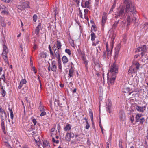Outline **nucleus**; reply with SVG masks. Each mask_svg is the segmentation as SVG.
<instances>
[{
    "label": "nucleus",
    "mask_w": 148,
    "mask_h": 148,
    "mask_svg": "<svg viewBox=\"0 0 148 148\" xmlns=\"http://www.w3.org/2000/svg\"><path fill=\"white\" fill-rule=\"evenodd\" d=\"M124 3L126 4V8L125 10V13L124 12V9L122 8L118 12L116 13L115 17L116 18H120V19H124L126 16H127V25L132 22L135 23L136 19L134 17V14L136 12L135 7L134 5L130 2H128V0H124Z\"/></svg>",
    "instance_id": "nucleus-1"
},
{
    "label": "nucleus",
    "mask_w": 148,
    "mask_h": 148,
    "mask_svg": "<svg viewBox=\"0 0 148 148\" xmlns=\"http://www.w3.org/2000/svg\"><path fill=\"white\" fill-rule=\"evenodd\" d=\"M118 72V66L115 62L111 65L108 73V83L113 84L115 80L117 74Z\"/></svg>",
    "instance_id": "nucleus-2"
},
{
    "label": "nucleus",
    "mask_w": 148,
    "mask_h": 148,
    "mask_svg": "<svg viewBox=\"0 0 148 148\" xmlns=\"http://www.w3.org/2000/svg\"><path fill=\"white\" fill-rule=\"evenodd\" d=\"M140 51H142V52L141 53V54L142 57L146 55V54H145L146 51V45H144L141 47H138L136 50V51L138 52Z\"/></svg>",
    "instance_id": "nucleus-3"
},
{
    "label": "nucleus",
    "mask_w": 148,
    "mask_h": 148,
    "mask_svg": "<svg viewBox=\"0 0 148 148\" xmlns=\"http://www.w3.org/2000/svg\"><path fill=\"white\" fill-rule=\"evenodd\" d=\"M137 71L135 68L133 66H130L128 70V73L130 75H131L132 77L133 75L136 74Z\"/></svg>",
    "instance_id": "nucleus-4"
},
{
    "label": "nucleus",
    "mask_w": 148,
    "mask_h": 148,
    "mask_svg": "<svg viewBox=\"0 0 148 148\" xmlns=\"http://www.w3.org/2000/svg\"><path fill=\"white\" fill-rule=\"evenodd\" d=\"M121 47V44H119L117 45L115 48V55L114 57V58L115 59H117L118 57Z\"/></svg>",
    "instance_id": "nucleus-5"
},
{
    "label": "nucleus",
    "mask_w": 148,
    "mask_h": 148,
    "mask_svg": "<svg viewBox=\"0 0 148 148\" xmlns=\"http://www.w3.org/2000/svg\"><path fill=\"white\" fill-rule=\"evenodd\" d=\"M0 117L1 119H6L7 118L6 113L2 108L0 107Z\"/></svg>",
    "instance_id": "nucleus-6"
},
{
    "label": "nucleus",
    "mask_w": 148,
    "mask_h": 148,
    "mask_svg": "<svg viewBox=\"0 0 148 148\" xmlns=\"http://www.w3.org/2000/svg\"><path fill=\"white\" fill-rule=\"evenodd\" d=\"M29 6L27 2L22 3L21 5H18V9L21 10H24L26 8H29Z\"/></svg>",
    "instance_id": "nucleus-7"
},
{
    "label": "nucleus",
    "mask_w": 148,
    "mask_h": 148,
    "mask_svg": "<svg viewBox=\"0 0 148 148\" xmlns=\"http://www.w3.org/2000/svg\"><path fill=\"white\" fill-rule=\"evenodd\" d=\"M74 134L73 133L67 132L65 136V139L67 141H69L71 140V138L74 137Z\"/></svg>",
    "instance_id": "nucleus-8"
},
{
    "label": "nucleus",
    "mask_w": 148,
    "mask_h": 148,
    "mask_svg": "<svg viewBox=\"0 0 148 148\" xmlns=\"http://www.w3.org/2000/svg\"><path fill=\"white\" fill-rule=\"evenodd\" d=\"M107 106V110L109 113L111 112V109H112V103L110 99H108L106 102Z\"/></svg>",
    "instance_id": "nucleus-9"
},
{
    "label": "nucleus",
    "mask_w": 148,
    "mask_h": 148,
    "mask_svg": "<svg viewBox=\"0 0 148 148\" xmlns=\"http://www.w3.org/2000/svg\"><path fill=\"white\" fill-rule=\"evenodd\" d=\"M119 117L121 121H123L125 118V114L123 110H121L119 114Z\"/></svg>",
    "instance_id": "nucleus-10"
},
{
    "label": "nucleus",
    "mask_w": 148,
    "mask_h": 148,
    "mask_svg": "<svg viewBox=\"0 0 148 148\" xmlns=\"http://www.w3.org/2000/svg\"><path fill=\"white\" fill-rule=\"evenodd\" d=\"M146 106H145L143 107H140L139 106H136V109L137 110L140 112H143L145 110Z\"/></svg>",
    "instance_id": "nucleus-11"
},
{
    "label": "nucleus",
    "mask_w": 148,
    "mask_h": 148,
    "mask_svg": "<svg viewBox=\"0 0 148 148\" xmlns=\"http://www.w3.org/2000/svg\"><path fill=\"white\" fill-rule=\"evenodd\" d=\"M57 62L54 60L52 61L51 63V70L55 72L56 71L57 69Z\"/></svg>",
    "instance_id": "nucleus-12"
},
{
    "label": "nucleus",
    "mask_w": 148,
    "mask_h": 148,
    "mask_svg": "<svg viewBox=\"0 0 148 148\" xmlns=\"http://www.w3.org/2000/svg\"><path fill=\"white\" fill-rule=\"evenodd\" d=\"M107 18V14L106 13L104 12L103 14V16L102 17V25L103 26L104 25L105 23H106V20Z\"/></svg>",
    "instance_id": "nucleus-13"
},
{
    "label": "nucleus",
    "mask_w": 148,
    "mask_h": 148,
    "mask_svg": "<svg viewBox=\"0 0 148 148\" xmlns=\"http://www.w3.org/2000/svg\"><path fill=\"white\" fill-rule=\"evenodd\" d=\"M27 83L26 80L24 79H22L20 81L19 86H18V88L20 89L23 86V84H25Z\"/></svg>",
    "instance_id": "nucleus-14"
},
{
    "label": "nucleus",
    "mask_w": 148,
    "mask_h": 148,
    "mask_svg": "<svg viewBox=\"0 0 148 148\" xmlns=\"http://www.w3.org/2000/svg\"><path fill=\"white\" fill-rule=\"evenodd\" d=\"M5 119H1V127L3 132L5 134V129L4 125V122L5 121Z\"/></svg>",
    "instance_id": "nucleus-15"
},
{
    "label": "nucleus",
    "mask_w": 148,
    "mask_h": 148,
    "mask_svg": "<svg viewBox=\"0 0 148 148\" xmlns=\"http://www.w3.org/2000/svg\"><path fill=\"white\" fill-rule=\"evenodd\" d=\"M71 126L70 124H67L64 127V131H67L70 130L71 128Z\"/></svg>",
    "instance_id": "nucleus-16"
},
{
    "label": "nucleus",
    "mask_w": 148,
    "mask_h": 148,
    "mask_svg": "<svg viewBox=\"0 0 148 148\" xmlns=\"http://www.w3.org/2000/svg\"><path fill=\"white\" fill-rule=\"evenodd\" d=\"M41 28V25L40 24H38L37 27L36 28L35 30V34L38 35L39 34L40 30Z\"/></svg>",
    "instance_id": "nucleus-17"
},
{
    "label": "nucleus",
    "mask_w": 148,
    "mask_h": 148,
    "mask_svg": "<svg viewBox=\"0 0 148 148\" xmlns=\"http://www.w3.org/2000/svg\"><path fill=\"white\" fill-rule=\"evenodd\" d=\"M56 49H54V50L55 51V57L57 58L58 61L60 60V55L58 51L56 52Z\"/></svg>",
    "instance_id": "nucleus-18"
},
{
    "label": "nucleus",
    "mask_w": 148,
    "mask_h": 148,
    "mask_svg": "<svg viewBox=\"0 0 148 148\" xmlns=\"http://www.w3.org/2000/svg\"><path fill=\"white\" fill-rule=\"evenodd\" d=\"M56 46L57 47V48L58 50L61 48V44L59 41H57L56 45H54V49H56L55 47Z\"/></svg>",
    "instance_id": "nucleus-19"
},
{
    "label": "nucleus",
    "mask_w": 148,
    "mask_h": 148,
    "mask_svg": "<svg viewBox=\"0 0 148 148\" xmlns=\"http://www.w3.org/2000/svg\"><path fill=\"white\" fill-rule=\"evenodd\" d=\"M49 145L47 141L45 140L43 142V148H49Z\"/></svg>",
    "instance_id": "nucleus-20"
},
{
    "label": "nucleus",
    "mask_w": 148,
    "mask_h": 148,
    "mask_svg": "<svg viewBox=\"0 0 148 148\" xmlns=\"http://www.w3.org/2000/svg\"><path fill=\"white\" fill-rule=\"evenodd\" d=\"M62 60L64 64L66 63L68 61L67 57L65 56H64L62 57Z\"/></svg>",
    "instance_id": "nucleus-21"
},
{
    "label": "nucleus",
    "mask_w": 148,
    "mask_h": 148,
    "mask_svg": "<svg viewBox=\"0 0 148 148\" xmlns=\"http://www.w3.org/2000/svg\"><path fill=\"white\" fill-rule=\"evenodd\" d=\"M90 3L89 1H86L84 5H82V7L83 8H89V6Z\"/></svg>",
    "instance_id": "nucleus-22"
},
{
    "label": "nucleus",
    "mask_w": 148,
    "mask_h": 148,
    "mask_svg": "<svg viewBox=\"0 0 148 148\" xmlns=\"http://www.w3.org/2000/svg\"><path fill=\"white\" fill-rule=\"evenodd\" d=\"M39 109L40 111H45V108L44 106L42 105L41 102L40 103Z\"/></svg>",
    "instance_id": "nucleus-23"
},
{
    "label": "nucleus",
    "mask_w": 148,
    "mask_h": 148,
    "mask_svg": "<svg viewBox=\"0 0 148 148\" xmlns=\"http://www.w3.org/2000/svg\"><path fill=\"white\" fill-rule=\"evenodd\" d=\"M2 57L4 60L8 64V58L7 55H2Z\"/></svg>",
    "instance_id": "nucleus-24"
},
{
    "label": "nucleus",
    "mask_w": 148,
    "mask_h": 148,
    "mask_svg": "<svg viewBox=\"0 0 148 148\" xmlns=\"http://www.w3.org/2000/svg\"><path fill=\"white\" fill-rule=\"evenodd\" d=\"M116 36V35L115 34L113 33V34H112V35H111L110 36L111 37V43H112V45H113V43L114 42V40L115 38V37Z\"/></svg>",
    "instance_id": "nucleus-25"
},
{
    "label": "nucleus",
    "mask_w": 148,
    "mask_h": 148,
    "mask_svg": "<svg viewBox=\"0 0 148 148\" xmlns=\"http://www.w3.org/2000/svg\"><path fill=\"white\" fill-rule=\"evenodd\" d=\"M84 119L85 120L86 122V125L85 126V128L87 129L88 130L89 129L90 127V125L89 124V123H88V121L87 120V119L86 118H84Z\"/></svg>",
    "instance_id": "nucleus-26"
},
{
    "label": "nucleus",
    "mask_w": 148,
    "mask_h": 148,
    "mask_svg": "<svg viewBox=\"0 0 148 148\" xmlns=\"http://www.w3.org/2000/svg\"><path fill=\"white\" fill-rule=\"evenodd\" d=\"M134 65H135L136 66V68L138 69H139V64L138 63V62L136 61H134V62H133Z\"/></svg>",
    "instance_id": "nucleus-27"
},
{
    "label": "nucleus",
    "mask_w": 148,
    "mask_h": 148,
    "mask_svg": "<svg viewBox=\"0 0 148 148\" xmlns=\"http://www.w3.org/2000/svg\"><path fill=\"white\" fill-rule=\"evenodd\" d=\"M142 116V114L138 113L137 114L136 116V121L137 122H138L139 121L138 120H139L140 119V117Z\"/></svg>",
    "instance_id": "nucleus-28"
},
{
    "label": "nucleus",
    "mask_w": 148,
    "mask_h": 148,
    "mask_svg": "<svg viewBox=\"0 0 148 148\" xmlns=\"http://www.w3.org/2000/svg\"><path fill=\"white\" fill-rule=\"evenodd\" d=\"M1 94L3 97H4L5 95L6 92L5 89H3V86H1Z\"/></svg>",
    "instance_id": "nucleus-29"
},
{
    "label": "nucleus",
    "mask_w": 148,
    "mask_h": 148,
    "mask_svg": "<svg viewBox=\"0 0 148 148\" xmlns=\"http://www.w3.org/2000/svg\"><path fill=\"white\" fill-rule=\"evenodd\" d=\"M90 116L92 122L93 121V114L92 111L91 110H89Z\"/></svg>",
    "instance_id": "nucleus-30"
},
{
    "label": "nucleus",
    "mask_w": 148,
    "mask_h": 148,
    "mask_svg": "<svg viewBox=\"0 0 148 148\" xmlns=\"http://www.w3.org/2000/svg\"><path fill=\"white\" fill-rule=\"evenodd\" d=\"M95 38V34L93 32L91 34V40L92 41L94 40Z\"/></svg>",
    "instance_id": "nucleus-31"
},
{
    "label": "nucleus",
    "mask_w": 148,
    "mask_h": 148,
    "mask_svg": "<svg viewBox=\"0 0 148 148\" xmlns=\"http://www.w3.org/2000/svg\"><path fill=\"white\" fill-rule=\"evenodd\" d=\"M8 109L10 110V118L12 119L14 117V114L13 111L12 109H10L9 108H8Z\"/></svg>",
    "instance_id": "nucleus-32"
},
{
    "label": "nucleus",
    "mask_w": 148,
    "mask_h": 148,
    "mask_svg": "<svg viewBox=\"0 0 148 148\" xmlns=\"http://www.w3.org/2000/svg\"><path fill=\"white\" fill-rule=\"evenodd\" d=\"M73 71L72 69H70L69 71V76L68 77H73Z\"/></svg>",
    "instance_id": "nucleus-33"
},
{
    "label": "nucleus",
    "mask_w": 148,
    "mask_h": 148,
    "mask_svg": "<svg viewBox=\"0 0 148 148\" xmlns=\"http://www.w3.org/2000/svg\"><path fill=\"white\" fill-rule=\"evenodd\" d=\"M139 122L141 124H143L144 122L145 121V119L144 118L142 117L138 120Z\"/></svg>",
    "instance_id": "nucleus-34"
},
{
    "label": "nucleus",
    "mask_w": 148,
    "mask_h": 148,
    "mask_svg": "<svg viewBox=\"0 0 148 148\" xmlns=\"http://www.w3.org/2000/svg\"><path fill=\"white\" fill-rule=\"evenodd\" d=\"M119 21V20L118 19V20H117L114 23L112 27V28H113L115 29L117 25V24H118V22Z\"/></svg>",
    "instance_id": "nucleus-35"
},
{
    "label": "nucleus",
    "mask_w": 148,
    "mask_h": 148,
    "mask_svg": "<svg viewBox=\"0 0 148 148\" xmlns=\"http://www.w3.org/2000/svg\"><path fill=\"white\" fill-rule=\"evenodd\" d=\"M40 56L42 57L45 58L47 56V53L46 52L41 53Z\"/></svg>",
    "instance_id": "nucleus-36"
},
{
    "label": "nucleus",
    "mask_w": 148,
    "mask_h": 148,
    "mask_svg": "<svg viewBox=\"0 0 148 148\" xmlns=\"http://www.w3.org/2000/svg\"><path fill=\"white\" fill-rule=\"evenodd\" d=\"M3 47V51H8V48L7 47V46L5 44H2Z\"/></svg>",
    "instance_id": "nucleus-37"
},
{
    "label": "nucleus",
    "mask_w": 148,
    "mask_h": 148,
    "mask_svg": "<svg viewBox=\"0 0 148 148\" xmlns=\"http://www.w3.org/2000/svg\"><path fill=\"white\" fill-rule=\"evenodd\" d=\"M115 7V3H114L110 11H109V13H111L113 10L114 8Z\"/></svg>",
    "instance_id": "nucleus-38"
},
{
    "label": "nucleus",
    "mask_w": 148,
    "mask_h": 148,
    "mask_svg": "<svg viewBox=\"0 0 148 148\" xmlns=\"http://www.w3.org/2000/svg\"><path fill=\"white\" fill-rule=\"evenodd\" d=\"M33 19L34 21L35 22H36L37 19V16L36 14L34 15L33 16Z\"/></svg>",
    "instance_id": "nucleus-39"
},
{
    "label": "nucleus",
    "mask_w": 148,
    "mask_h": 148,
    "mask_svg": "<svg viewBox=\"0 0 148 148\" xmlns=\"http://www.w3.org/2000/svg\"><path fill=\"white\" fill-rule=\"evenodd\" d=\"M31 70L33 71L35 74L37 73V70L35 67H32L31 69Z\"/></svg>",
    "instance_id": "nucleus-40"
},
{
    "label": "nucleus",
    "mask_w": 148,
    "mask_h": 148,
    "mask_svg": "<svg viewBox=\"0 0 148 148\" xmlns=\"http://www.w3.org/2000/svg\"><path fill=\"white\" fill-rule=\"evenodd\" d=\"M83 61L85 65H88V62L87 60L84 57L83 58Z\"/></svg>",
    "instance_id": "nucleus-41"
},
{
    "label": "nucleus",
    "mask_w": 148,
    "mask_h": 148,
    "mask_svg": "<svg viewBox=\"0 0 148 148\" xmlns=\"http://www.w3.org/2000/svg\"><path fill=\"white\" fill-rule=\"evenodd\" d=\"M42 112L41 114L40 115V116L41 117H42L44 116H45L46 115V112L45 111H41Z\"/></svg>",
    "instance_id": "nucleus-42"
},
{
    "label": "nucleus",
    "mask_w": 148,
    "mask_h": 148,
    "mask_svg": "<svg viewBox=\"0 0 148 148\" xmlns=\"http://www.w3.org/2000/svg\"><path fill=\"white\" fill-rule=\"evenodd\" d=\"M65 52L67 53L69 55L71 54V52L70 50L69 49H66L65 50Z\"/></svg>",
    "instance_id": "nucleus-43"
},
{
    "label": "nucleus",
    "mask_w": 148,
    "mask_h": 148,
    "mask_svg": "<svg viewBox=\"0 0 148 148\" xmlns=\"http://www.w3.org/2000/svg\"><path fill=\"white\" fill-rule=\"evenodd\" d=\"M50 56L52 59H55V56L53 52L52 51L51 52H50Z\"/></svg>",
    "instance_id": "nucleus-44"
},
{
    "label": "nucleus",
    "mask_w": 148,
    "mask_h": 148,
    "mask_svg": "<svg viewBox=\"0 0 148 148\" xmlns=\"http://www.w3.org/2000/svg\"><path fill=\"white\" fill-rule=\"evenodd\" d=\"M99 126L101 128L102 133L103 134L104 133V132L103 131V127L102 126L101 124L100 121L99 122Z\"/></svg>",
    "instance_id": "nucleus-45"
},
{
    "label": "nucleus",
    "mask_w": 148,
    "mask_h": 148,
    "mask_svg": "<svg viewBox=\"0 0 148 148\" xmlns=\"http://www.w3.org/2000/svg\"><path fill=\"white\" fill-rule=\"evenodd\" d=\"M106 51L107 52V55H109L111 53V51L110 50L108 49H106Z\"/></svg>",
    "instance_id": "nucleus-46"
},
{
    "label": "nucleus",
    "mask_w": 148,
    "mask_h": 148,
    "mask_svg": "<svg viewBox=\"0 0 148 148\" xmlns=\"http://www.w3.org/2000/svg\"><path fill=\"white\" fill-rule=\"evenodd\" d=\"M54 103L55 105H59V101L58 99H55L54 101Z\"/></svg>",
    "instance_id": "nucleus-47"
},
{
    "label": "nucleus",
    "mask_w": 148,
    "mask_h": 148,
    "mask_svg": "<svg viewBox=\"0 0 148 148\" xmlns=\"http://www.w3.org/2000/svg\"><path fill=\"white\" fill-rule=\"evenodd\" d=\"M32 121L34 125H36L37 123V121L36 119L34 118L32 120Z\"/></svg>",
    "instance_id": "nucleus-48"
},
{
    "label": "nucleus",
    "mask_w": 148,
    "mask_h": 148,
    "mask_svg": "<svg viewBox=\"0 0 148 148\" xmlns=\"http://www.w3.org/2000/svg\"><path fill=\"white\" fill-rule=\"evenodd\" d=\"M106 51H104L103 53L102 57L103 58V59L104 60H105L106 58Z\"/></svg>",
    "instance_id": "nucleus-49"
},
{
    "label": "nucleus",
    "mask_w": 148,
    "mask_h": 148,
    "mask_svg": "<svg viewBox=\"0 0 148 148\" xmlns=\"http://www.w3.org/2000/svg\"><path fill=\"white\" fill-rule=\"evenodd\" d=\"M58 68L59 69H62V66L60 62V61L59 60L58 61Z\"/></svg>",
    "instance_id": "nucleus-50"
},
{
    "label": "nucleus",
    "mask_w": 148,
    "mask_h": 148,
    "mask_svg": "<svg viewBox=\"0 0 148 148\" xmlns=\"http://www.w3.org/2000/svg\"><path fill=\"white\" fill-rule=\"evenodd\" d=\"M69 42L72 46H73L74 45V42L73 40H69Z\"/></svg>",
    "instance_id": "nucleus-51"
},
{
    "label": "nucleus",
    "mask_w": 148,
    "mask_h": 148,
    "mask_svg": "<svg viewBox=\"0 0 148 148\" xmlns=\"http://www.w3.org/2000/svg\"><path fill=\"white\" fill-rule=\"evenodd\" d=\"M79 15L80 17L82 18L83 19L82 16V14L80 10L79 11Z\"/></svg>",
    "instance_id": "nucleus-52"
},
{
    "label": "nucleus",
    "mask_w": 148,
    "mask_h": 148,
    "mask_svg": "<svg viewBox=\"0 0 148 148\" xmlns=\"http://www.w3.org/2000/svg\"><path fill=\"white\" fill-rule=\"evenodd\" d=\"M130 119L131 121V123H132L134 120V117L133 115L131 116Z\"/></svg>",
    "instance_id": "nucleus-53"
},
{
    "label": "nucleus",
    "mask_w": 148,
    "mask_h": 148,
    "mask_svg": "<svg viewBox=\"0 0 148 148\" xmlns=\"http://www.w3.org/2000/svg\"><path fill=\"white\" fill-rule=\"evenodd\" d=\"M125 92H129V91H130V88L127 87L125 88Z\"/></svg>",
    "instance_id": "nucleus-54"
},
{
    "label": "nucleus",
    "mask_w": 148,
    "mask_h": 148,
    "mask_svg": "<svg viewBox=\"0 0 148 148\" xmlns=\"http://www.w3.org/2000/svg\"><path fill=\"white\" fill-rule=\"evenodd\" d=\"M8 53V51H3V53H2V55H7V53Z\"/></svg>",
    "instance_id": "nucleus-55"
},
{
    "label": "nucleus",
    "mask_w": 148,
    "mask_h": 148,
    "mask_svg": "<svg viewBox=\"0 0 148 148\" xmlns=\"http://www.w3.org/2000/svg\"><path fill=\"white\" fill-rule=\"evenodd\" d=\"M5 76L4 75V74H3L2 75L1 77V79L3 80L4 82H5Z\"/></svg>",
    "instance_id": "nucleus-56"
},
{
    "label": "nucleus",
    "mask_w": 148,
    "mask_h": 148,
    "mask_svg": "<svg viewBox=\"0 0 148 148\" xmlns=\"http://www.w3.org/2000/svg\"><path fill=\"white\" fill-rule=\"evenodd\" d=\"M145 27L147 28V29H148V22H145Z\"/></svg>",
    "instance_id": "nucleus-57"
},
{
    "label": "nucleus",
    "mask_w": 148,
    "mask_h": 148,
    "mask_svg": "<svg viewBox=\"0 0 148 148\" xmlns=\"http://www.w3.org/2000/svg\"><path fill=\"white\" fill-rule=\"evenodd\" d=\"M37 48V45L36 43H34L33 46V49H34V51Z\"/></svg>",
    "instance_id": "nucleus-58"
},
{
    "label": "nucleus",
    "mask_w": 148,
    "mask_h": 148,
    "mask_svg": "<svg viewBox=\"0 0 148 148\" xmlns=\"http://www.w3.org/2000/svg\"><path fill=\"white\" fill-rule=\"evenodd\" d=\"M2 40L3 42L2 44H5V43L6 42V40L3 37V38Z\"/></svg>",
    "instance_id": "nucleus-59"
},
{
    "label": "nucleus",
    "mask_w": 148,
    "mask_h": 148,
    "mask_svg": "<svg viewBox=\"0 0 148 148\" xmlns=\"http://www.w3.org/2000/svg\"><path fill=\"white\" fill-rule=\"evenodd\" d=\"M88 11V10L87 9H85L84 10V13L87 14Z\"/></svg>",
    "instance_id": "nucleus-60"
},
{
    "label": "nucleus",
    "mask_w": 148,
    "mask_h": 148,
    "mask_svg": "<svg viewBox=\"0 0 148 148\" xmlns=\"http://www.w3.org/2000/svg\"><path fill=\"white\" fill-rule=\"evenodd\" d=\"M2 1L6 2H8L10 3L11 0H1Z\"/></svg>",
    "instance_id": "nucleus-61"
},
{
    "label": "nucleus",
    "mask_w": 148,
    "mask_h": 148,
    "mask_svg": "<svg viewBox=\"0 0 148 148\" xmlns=\"http://www.w3.org/2000/svg\"><path fill=\"white\" fill-rule=\"evenodd\" d=\"M49 49L50 51V52L52 51L50 45H49Z\"/></svg>",
    "instance_id": "nucleus-62"
},
{
    "label": "nucleus",
    "mask_w": 148,
    "mask_h": 148,
    "mask_svg": "<svg viewBox=\"0 0 148 148\" xmlns=\"http://www.w3.org/2000/svg\"><path fill=\"white\" fill-rule=\"evenodd\" d=\"M99 41H97L96 43L95 44H93V45H94L96 46L97 44H98L99 43Z\"/></svg>",
    "instance_id": "nucleus-63"
},
{
    "label": "nucleus",
    "mask_w": 148,
    "mask_h": 148,
    "mask_svg": "<svg viewBox=\"0 0 148 148\" xmlns=\"http://www.w3.org/2000/svg\"><path fill=\"white\" fill-rule=\"evenodd\" d=\"M38 80L39 83L40 84H41V82L40 80V77L39 75H38Z\"/></svg>",
    "instance_id": "nucleus-64"
}]
</instances>
